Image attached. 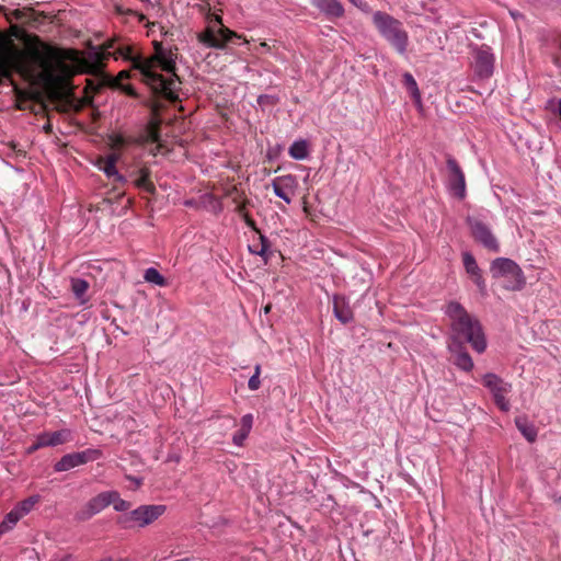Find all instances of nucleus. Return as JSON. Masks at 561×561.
Returning a JSON list of instances; mask_svg holds the SVG:
<instances>
[{
  "label": "nucleus",
  "instance_id": "obj_1",
  "mask_svg": "<svg viewBox=\"0 0 561 561\" xmlns=\"http://www.w3.org/2000/svg\"><path fill=\"white\" fill-rule=\"evenodd\" d=\"M153 47L154 54L151 57L134 58L130 47H115V41L112 39L103 45L102 50L94 54V58L100 67L108 56L133 60L134 67L140 71L141 80L151 89L154 98L151 104V121L146 128V141L156 144L158 152L163 153L170 151L175 144L171 125L173 118L163 114L165 103H175V91L172 88L173 80L164 78L156 70L160 69L175 77V60L171 47L164 46L162 42L153 41Z\"/></svg>",
  "mask_w": 561,
  "mask_h": 561
},
{
  "label": "nucleus",
  "instance_id": "obj_2",
  "mask_svg": "<svg viewBox=\"0 0 561 561\" xmlns=\"http://www.w3.org/2000/svg\"><path fill=\"white\" fill-rule=\"evenodd\" d=\"M59 58V51L53 47L47 46L45 54H42L37 48L28 53L11 45L7 48L0 49V84L3 80H9L13 83V73H19L22 77L31 75V61L38 64L44 69L51 67V61Z\"/></svg>",
  "mask_w": 561,
  "mask_h": 561
},
{
  "label": "nucleus",
  "instance_id": "obj_3",
  "mask_svg": "<svg viewBox=\"0 0 561 561\" xmlns=\"http://www.w3.org/2000/svg\"><path fill=\"white\" fill-rule=\"evenodd\" d=\"M445 313L450 321V341H465L478 352L483 353L486 348V340L480 321L468 313L457 301H450L445 308Z\"/></svg>",
  "mask_w": 561,
  "mask_h": 561
},
{
  "label": "nucleus",
  "instance_id": "obj_4",
  "mask_svg": "<svg viewBox=\"0 0 561 561\" xmlns=\"http://www.w3.org/2000/svg\"><path fill=\"white\" fill-rule=\"evenodd\" d=\"M371 18L373 24L379 35L394 48L399 55H405L409 46V34L403 23L382 11H375Z\"/></svg>",
  "mask_w": 561,
  "mask_h": 561
},
{
  "label": "nucleus",
  "instance_id": "obj_5",
  "mask_svg": "<svg viewBox=\"0 0 561 561\" xmlns=\"http://www.w3.org/2000/svg\"><path fill=\"white\" fill-rule=\"evenodd\" d=\"M490 271L494 278L504 279V288L512 291L522 290L526 278L520 266L511 259L497 257L492 261Z\"/></svg>",
  "mask_w": 561,
  "mask_h": 561
},
{
  "label": "nucleus",
  "instance_id": "obj_6",
  "mask_svg": "<svg viewBox=\"0 0 561 561\" xmlns=\"http://www.w3.org/2000/svg\"><path fill=\"white\" fill-rule=\"evenodd\" d=\"M165 511L163 505H141L118 517L117 523L125 529L146 527L158 519Z\"/></svg>",
  "mask_w": 561,
  "mask_h": 561
},
{
  "label": "nucleus",
  "instance_id": "obj_7",
  "mask_svg": "<svg viewBox=\"0 0 561 561\" xmlns=\"http://www.w3.org/2000/svg\"><path fill=\"white\" fill-rule=\"evenodd\" d=\"M232 38H240V35L230 31L221 24L220 16L216 15L207 28L198 35V39L207 47L222 49Z\"/></svg>",
  "mask_w": 561,
  "mask_h": 561
},
{
  "label": "nucleus",
  "instance_id": "obj_8",
  "mask_svg": "<svg viewBox=\"0 0 561 561\" xmlns=\"http://www.w3.org/2000/svg\"><path fill=\"white\" fill-rule=\"evenodd\" d=\"M482 382L492 393L496 407L503 412L510 411L511 404L506 394L512 391V385L493 373L483 375Z\"/></svg>",
  "mask_w": 561,
  "mask_h": 561
},
{
  "label": "nucleus",
  "instance_id": "obj_9",
  "mask_svg": "<svg viewBox=\"0 0 561 561\" xmlns=\"http://www.w3.org/2000/svg\"><path fill=\"white\" fill-rule=\"evenodd\" d=\"M472 68L480 79H488L493 75L495 57L486 45L471 46Z\"/></svg>",
  "mask_w": 561,
  "mask_h": 561
},
{
  "label": "nucleus",
  "instance_id": "obj_10",
  "mask_svg": "<svg viewBox=\"0 0 561 561\" xmlns=\"http://www.w3.org/2000/svg\"><path fill=\"white\" fill-rule=\"evenodd\" d=\"M467 224L470 228L471 234L477 242L482 244L491 252H500V244L492 233L491 228L482 220L473 217L467 218Z\"/></svg>",
  "mask_w": 561,
  "mask_h": 561
},
{
  "label": "nucleus",
  "instance_id": "obj_11",
  "mask_svg": "<svg viewBox=\"0 0 561 561\" xmlns=\"http://www.w3.org/2000/svg\"><path fill=\"white\" fill-rule=\"evenodd\" d=\"M102 456L100 449L89 448L83 451L71 453L62 456L54 466L56 472L68 471L90 461H94Z\"/></svg>",
  "mask_w": 561,
  "mask_h": 561
},
{
  "label": "nucleus",
  "instance_id": "obj_12",
  "mask_svg": "<svg viewBox=\"0 0 561 561\" xmlns=\"http://www.w3.org/2000/svg\"><path fill=\"white\" fill-rule=\"evenodd\" d=\"M446 165L448 170V191L458 199H463L466 197V179L460 165L450 154L446 156Z\"/></svg>",
  "mask_w": 561,
  "mask_h": 561
},
{
  "label": "nucleus",
  "instance_id": "obj_13",
  "mask_svg": "<svg viewBox=\"0 0 561 561\" xmlns=\"http://www.w3.org/2000/svg\"><path fill=\"white\" fill-rule=\"evenodd\" d=\"M110 505V491L101 492L90 499L84 506L76 513V519L85 522L102 512Z\"/></svg>",
  "mask_w": 561,
  "mask_h": 561
},
{
  "label": "nucleus",
  "instance_id": "obj_14",
  "mask_svg": "<svg viewBox=\"0 0 561 561\" xmlns=\"http://www.w3.org/2000/svg\"><path fill=\"white\" fill-rule=\"evenodd\" d=\"M272 187L277 197L290 204L297 187L296 176L291 174L277 176L272 181Z\"/></svg>",
  "mask_w": 561,
  "mask_h": 561
},
{
  "label": "nucleus",
  "instance_id": "obj_15",
  "mask_svg": "<svg viewBox=\"0 0 561 561\" xmlns=\"http://www.w3.org/2000/svg\"><path fill=\"white\" fill-rule=\"evenodd\" d=\"M448 351L453 355V363L463 371H471L473 369V360L469 353L466 351L462 341H455L448 343Z\"/></svg>",
  "mask_w": 561,
  "mask_h": 561
},
{
  "label": "nucleus",
  "instance_id": "obj_16",
  "mask_svg": "<svg viewBox=\"0 0 561 561\" xmlns=\"http://www.w3.org/2000/svg\"><path fill=\"white\" fill-rule=\"evenodd\" d=\"M311 4L329 19H339L344 15V8L340 0H311Z\"/></svg>",
  "mask_w": 561,
  "mask_h": 561
},
{
  "label": "nucleus",
  "instance_id": "obj_17",
  "mask_svg": "<svg viewBox=\"0 0 561 561\" xmlns=\"http://www.w3.org/2000/svg\"><path fill=\"white\" fill-rule=\"evenodd\" d=\"M72 439L71 431L64 428L56 432H44L39 434V445L45 447H54L66 444Z\"/></svg>",
  "mask_w": 561,
  "mask_h": 561
},
{
  "label": "nucleus",
  "instance_id": "obj_18",
  "mask_svg": "<svg viewBox=\"0 0 561 561\" xmlns=\"http://www.w3.org/2000/svg\"><path fill=\"white\" fill-rule=\"evenodd\" d=\"M118 158V154L111 153L106 157H100L96 162L99 169L102 170L108 178H114L115 182H122L123 180V176L118 174L116 170V162Z\"/></svg>",
  "mask_w": 561,
  "mask_h": 561
},
{
  "label": "nucleus",
  "instance_id": "obj_19",
  "mask_svg": "<svg viewBox=\"0 0 561 561\" xmlns=\"http://www.w3.org/2000/svg\"><path fill=\"white\" fill-rule=\"evenodd\" d=\"M254 417L253 414L248 413L244 414L240 420V428L233 434L232 443L236 446H243L244 440L248 438L252 427H253Z\"/></svg>",
  "mask_w": 561,
  "mask_h": 561
},
{
  "label": "nucleus",
  "instance_id": "obj_20",
  "mask_svg": "<svg viewBox=\"0 0 561 561\" xmlns=\"http://www.w3.org/2000/svg\"><path fill=\"white\" fill-rule=\"evenodd\" d=\"M333 311L335 317L344 324L348 323L353 319V311L344 297L334 296Z\"/></svg>",
  "mask_w": 561,
  "mask_h": 561
},
{
  "label": "nucleus",
  "instance_id": "obj_21",
  "mask_svg": "<svg viewBox=\"0 0 561 561\" xmlns=\"http://www.w3.org/2000/svg\"><path fill=\"white\" fill-rule=\"evenodd\" d=\"M134 184L148 193L154 192V185L150 180V171L147 168H141L137 172V176L134 179Z\"/></svg>",
  "mask_w": 561,
  "mask_h": 561
},
{
  "label": "nucleus",
  "instance_id": "obj_22",
  "mask_svg": "<svg viewBox=\"0 0 561 561\" xmlns=\"http://www.w3.org/2000/svg\"><path fill=\"white\" fill-rule=\"evenodd\" d=\"M515 424H516L517 428L519 430V432L523 434V436L528 442H530V443L535 442V439L537 437V430L531 423H529L527 421L526 417H522V416L516 417Z\"/></svg>",
  "mask_w": 561,
  "mask_h": 561
},
{
  "label": "nucleus",
  "instance_id": "obj_23",
  "mask_svg": "<svg viewBox=\"0 0 561 561\" xmlns=\"http://www.w3.org/2000/svg\"><path fill=\"white\" fill-rule=\"evenodd\" d=\"M308 144L306 140L294 141L289 147V156L296 160H304L308 157Z\"/></svg>",
  "mask_w": 561,
  "mask_h": 561
},
{
  "label": "nucleus",
  "instance_id": "obj_24",
  "mask_svg": "<svg viewBox=\"0 0 561 561\" xmlns=\"http://www.w3.org/2000/svg\"><path fill=\"white\" fill-rule=\"evenodd\" d=\"M201 205L209 213L219 214L222 210V205L218 198L211 194H204L201 197Z\"/></svg>",
  "mask_w": 561,
  "mask_h": 561
},
{
  "label": "nucleus",
  "instance_id": "obj_25",
  "mask_svg": "<svg viewBox=\"0 0 561 561\" xmlns=\"http://www.w3.org/2000/svg\"><path fill=\"white\" fill-rule=\"evenodd\" d=\"M22 517L21 513L14 507L1 522L0 534L11 530Z\"/></svg>",
  "mask_w": 561,
  "mask_h": 561
},
{
  "label": "nucleus",
  "instance_id": "obj_26",
  "mask_svg": "<svg viewBox=\"0 0 561 561\" xmlns=\"http://www.w3.org/2000/svg\"><path fill=\"white\" fill-rule=\"evenodd\" d=\"M402 80L411 96L415 100V102L420 103L421 93L414 77L410 72H405L402 76Z\"/></svg>",
  "mask_w": 561,
  "mask_h": 561
},
{
  "label": "nucleus",
  "instance_id": "obj_27",
  "mask_svg": "<svg viewBox=\"0 0 561 561\" xmlns=\"http://www.w3.org/2000/svg\"><path fill=\"white\" fill-rule=\"evenodd\" d=\"M110 505H113L117 512H125L130 508V503L121 499L117 491H110Z\"/></svg>",
  "mask_w": 561,
  "mask_h": 561
},
{
  "label": "nucleus",
  "instance_id": "obj_28",
  "mask_svg": "<svg viewBox=\"0 0 561 561\" xmlns=\"http://www.w3.org/2000/svg\"><path fill=\"white\" fill-rule=\"evenodd\" d=\"M41 497L39 495H32L23 501H21L15 508L21 513L22 516H25L28 514L33 507L39 503Z\"/></svg>",
  "mask_w": 561,
  "mask_h": 561
},
{
  "label": "nucleus",
  "instance_id": "obj_29",
  "mask_svg": "<svg viewBox=\"0 0 561 561\" xmlns=\"http://www.w3.org/2000/svg\"><path fill=\"white\" fill-rule=\"evenodd\" d=\"M462 262H463L466 272L470 276H473V275L478 274L479 272H481L477 264L474 256L470 252L462 253Z\"/></svg>",
  "mask_w": 561,
  "mask_h": 561
},
{
  "label": "nucleus",
  "instance_id": "obj_30",
  "mask_svg": "<svg viewBox=\"0 0 561 561\" xmlns=\"http://www.w3.org/2000/svg\"><path fill=\"white\" fill-rule=\"evenodd\" d=\"M270 247H271L270 241L264 236L261 234L260 236V248H257L255 245H250L249 250L252 253L262 256L264 259V261L267 262Z\"/></svg>",
  "mask_w": 561,
  "mask_h": 561
},
{
  "label": "nucleus",
  "instance_id": "obj_31",
  "mask_svg": "<svg viewBox=\"0 0 561 561\" xmlns=\"http://www.w3.org/2000/svg\"><path fill=\"white\" fill-rule=\"evenodd\" d=\"M89 289V283L82 278L71 279V290L77 298H82Z\"/></svg>",
  "mask_w": 561,
  "mask_h": 561
},
{
  "label": "nucleus",
  "instance_id": "obj_32",
  "mask_svg": "<svg viewBox=\"0 0 561 561\" xmlns=\"http://www.w3.org/2000/svg\"><path fill=\"white\" fill-rule=\"evenodd\" d=\"M144 278L148 283H153L159 286L165 285L164 277L153 267L147 268L145 271Z\"/></svg>",
  "mask_w": 561,
  "mask_h": 561
},
{
  "label": "nucleus",
  "instance_id": "obj_33",
  "mask_svg": "<svg viewBox=\"0 0 561 561\" xmlns=\"http://www.w3.org/2000/svg\"><path fill=\"white\" fill-rule=\"evenodd\" d=\"M107 84L116 85L117 83L113 82L112 79H110V78H104L102 80V82L96 85L94 84V82L92 80H88L87 89H91L93 91H100L101 88H103Z\"/></svg>",
  "mask_w": 561,
  "mask_h": 561
},
{
  "label": "nucleus",
  "instance_id": "obj_34",
  "mask_svg": "<svg viewBox=\"0 0 561 561\" xmlns=\"http://www.w3.org/2000/svg\"><path fill=\"white\" fill-rule=\"evenodd\" d=\"M547 108L557 114L561 118V99H551L547 103Z\"/></svg>",
  "mask_w": 561,
  "mask_h": 561
},
{
  "label": "nucleus",
  "instance_id": "obj_35",
  "mask_svg": "<svg viewBox=\"0 0 561 561\" xmlns=\"http://www.w3.org/2000/svg\"><path fill=\"white\" fill-rule=\"evenodd\" d=\"M112 147L119 149L125 145V138L122 135L111 136Z\"/></svg>",
  "mask_w": 561,
  "mask_h": 561
},
{
  "label": "nucleus",
  "instance_id": "obj_36",
  "mask_svg": "<svg viewBox=\"0 0 561 561\" xmlns=\"http://www.w3.org/2000/svg\"><path fill=\"white\" fill-rule=\"evenodd\" d=\"M248 387L250 390L255 391L261 387V380L259 376L252 375L249 379Z\"/></svg>",
  "mask_w": 561,
  "mask_h": 561
},
{
  "label": "nucleus",
  "instance_id": "obj_37",
  "mask_svg": "<svg viewBox=\"0 0 561 561\" xmlns=\"http://www.w3.org/2000/svg\"><path fill=\"white\" fill-rule=\"evenodd\" d=\"M472 277V280L474 282V284L479 287V289L481 291H484L485 290V283H484V279L481 275V272H479L478 274L471 276Z\"/></svg>",
  "mask_w": 561,
  "mask_h": 561
},
{
  "label": "nucleus",
  "instance_id": "obj_38",
  "mask_svg": "<svg viewBox=\"0 0 561 561\" xmlns=\"http://www.w3.org/2000/svg\"><path fill=\"white\" fill-rule=\"evenodd\" d=\"M44 447H45V445H39V435H37L35 442L27 448V453L32 454V453L36 451L37 449L44 448Z\"/></svg>",
  "mask_w": 561,
  "mask_h": 561
},
{
  "label": "nucleus",
  "instance_id": "obj_39",
  "mask_svg": "<svg viewBox=\"0 0 561 561\" xmlns=\"http://www.w3.org/2000/svg\"><path fill=\"white\" fill-rule=\"evenodd\" d=\"M354 5H355L356 8H358V9H360V10H362V11H364V12H369V11H370V7H369V4H368L366 1H364V0H357V1L354 3Z\"/></svg>",
  "mask_w": 561,
  "mask_h": 561
},
{
  "label": "nucleus",
  "instance_id": "obj_40",
  "mask_svg": "<svg viewBox=\"0 0 561 561\" xmlns=\"http://www.w3.org/2000/svg\"><path fill=\"white\" fill-rule=\"evenodd\" d=\"M123 90L126 92V94H128L130 96H134V98L137 96V92L135 91V89L131 85H125V87H123Z\"/></svg>",
  "mask_w": 561,
  "mask_h": 561
},
{
  "label": "nucleus",
  "instance_id": "obj_41",
  "mask_svg": "<svg viewBox=\"0 0 561 561\" xmlns=\"http://www.w3.org/2000/svg\"><path fill=\"white\" fill-rule=\"evenodd\" d=\"M51 99H53L54 101H60V100L62 99V94H61V92H59V91H54V92L51 93Z\"/></svg>",
  "mask_w": 561,
  "mask_h": 561
},
{
  "label": "nucleus",
  "instance_id": "obj_42",
  "mask_svg": "<svg viewBox=\"0 0 561 561\" xmlns=\"http://www.w3.org/2000/svg\"><path fill=\"white\" fill-rule=\"evenodd\" d=\"M270 99H271V96H268V95H260L257 98V102H259V104H264V102H267V100H270Z\"/></svg>",
  "mask_w": 561,
  "mask_h": 561
},
{
  "label": "nucleus",
  "instance_id": "obj_43",
  "mask_svg": "<svg viewBox=\"0 0 561 561\" xmlns=\"http://www.w3.org/2000/svg\"><path fill=\"white\" fill-rule=\"evenodd\" d=\"M43 128L46 134H50L53 131V127H51L50 123L45 124Z\"/></svg>",
  "mask_w": 561,
  "mask_h": 561
},
{
  "label": "nucleus",
  "instance_id": "obj_44",
  "mask_svg": "<svg viewBox=\"0 0 561 561\" xmlns=\"http://www.w3.org/2000/svg\"><path fill=\"white\" fill-rule=\"evenodd\" d=\"M270 48H271V47H270V45H268L267 43L262 42V43L260 44V48H259V49H263V50L268 51V50H270Z\"/></svg>",
  "mask_w": 561,
  "mask_h": 561
},
{
  "label": "nucleus",
  "instance_id": "obj_45",
  "mask_svg": "<svg viewBox=\"0 0 561 561\" xmlns=\"http://www.w3.org/2000/svg\"><path fill=\"white\" fill-rule=\"evenodd\" d=\"M253 375L260 377V375H261V365L260 364H256L254 366V374Z\"/></svg>",
  "mask_w": 561,
  "mask_h": 561
},
{
  "label": "nucleus",
  "instance_id": "obj_46",
  "mask_svg": "<svg viewBox=\"0 0 561 561\" xmlns=\"http://www.w3.org/2000/svg\"><path fill=\"white\" fill-rule=\"evenodd\" d=\"M127 77H128V72L127 71L119 72V78H127Z\"/></svg>",
  "mask_w": 561,
  "mask_h": 561
},
{
  "label": "nucleus",
  "instance_id": "obj_47",
  "mask_svg": "<svg viewBox=\"0 0 561 561\" xmlns=\"http://www.w3.org/2000/svg\"><path fill=\"white\" fill-rule=\"evenodd\" d=\"M184 205H185V206H188V207L194 206V204H193V202H192V201H185Z\"/></svg>",
  "mask_w": 561,
  "mask_h": 561
},
{
  "label": "nucleus",
  "instance_id": "obj_48",
  "mask_svg": "<svg viewBox=\"0 0 561 561\" xmlns=\"http://www.w3.org/2000/svg\"><path fill=\"white\" fill-rule=\"evenodd\" d=\"M172 35H173V34H172L170 31H167V32L164 33V37H172Z\"/></svg>",
  "mask_w": 561,
  "mask_h": 561
},
{
  "label": "nucleus",
  "instance_id": "obj_49",
  "mask_svg": "<svg viewBox=\"0 0 561 561\" xmlns=\"http://www.w3.org/2000/svg\"><path fill=\"white\" fill-rule=\"evenodd\" d=\"M134 480L136 481L137 485H139V484H140V481H139V480H137V479H134Z\"/></svg>",
  "mask_w": 561,
  "mask_h": 561
},
{
  "label": "nucleus",
  "instance_id": "obj_50",
  "mask_svg": "<svg viewBox=\"0 0 561 561\" xmlns=\"http://www.w3.org/2000/svg\"><path fill=\"white\" fill-rule=\"evenodd\" d=\"M352 4H354L357 0H348Z\"/></svg>",
  "mask_w": 561,
  "mask_h": 561
},
{
  "label": "nucleus",
  "instance_id": "obj_51",
  "mask_svg": "<svg viewBox=\"0 0 561 561\" xmlns=\"http://www.w3.org/2000/svg\"><path fill=\"white\" fill-rule=\"evenodd\" d=\"M102 561H110V559H105V560H102Z\"/></svg>",
  "mask_w": 561,
  "mask_h": 561
},
{
  "label": "nucleus",
  "instance_id": "obj_52",
  "mask_svg": "<svg viewBox=\"0 0 561 561\" xmlns=\"http://www.w3.org/2000/svg\"><path fill=\"white\" fill-rule=\"evenodd\" d=\"M178 561H183V560H178Z\"/></svg>",
  "mask_w": 561,
  "mask_h": 561
}]
</instances>
